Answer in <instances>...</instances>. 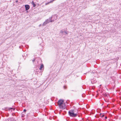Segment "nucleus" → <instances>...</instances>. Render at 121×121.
Instances as JSON below:
<instances>
[{"label": "nucleus", "mask_w": 121, "mask_h": 121, "mask_svg": "<svg viewBox=\"0 0 121 121\" xmlns=\"http://www.w3.org/2000/svg\"><path fill=\"white\" fill-rule=\"evenodd\" d=\"M57 18V16L56 15L52 16L51 17L47 19L43 24V26L46 25L50 22H52L56 20Z\"/></svg>", "instance_id": "nucleus-1"}, {"label": "nucleus", "mask_w": 121, "mask_h": 121, "mask_svg": "<svg viewBox=\"0 0 121 121\" xmlns=\"http://www.w3.org/2000/svg\"><path fill=\"white\" fill-rule=\"evenodd\" d=\"M58 104L59 108L62 109H64L65 108V105L64 100L60 99L58 102Z\"/></svg>", "instance_id": "nucleus-2"}, {"label": "nucleus", "mask_w": 121, "mask_h": 121, "mask_svg": "<svg viewBox=\"0 0 121 121\" xmlns=\"http://www.w3.org/2000/svg\"><path fill=\"white\" fill-rule=\"evenodd\" d=\"M69 116L72 117H75L78 115L77 112H76L75 110H69L68 112Z\"/></svg>", "instance_id": "nucleus-3"}, {"label": "nucleus", "mask_w": 121, "mask_h": 121, "mask_svg": "<svg viewBox=\"0 0 121 121\" xmlns=\"http://www.w3.org/2000/svg\"><path fill=\"white\" fill-rule=\"evenodd\" d=\"M60 33L63 34H68V31H67V29L65 30H61Z\"/></svg>", "instance_id": "nucleus-4"}, {"label": "nucleus", "mask_w": 121, "mask_h": 121, "mask_svg": "<svg viewBox=\"0 0 121 121\" xmlns=\"http://www.w3.org/2000/svg\"><path fill=\"white\" fill-rule=\"evenodd\" d=\"M25 7L26 8V10H28L29 8L30 7L29 5H26L25 6Z\"/></svg>", "instance_id": "nucleus-5"}, {"label": "nucleus", "mask_w": 121, "mask_h": 121, "mask_svg": "<svg viewBox=\"0 0 121 121\" xmlns=\"http://www.w3.org/2000/svg\"><path fill=\"white\" fill-rule=\"evenodd\" d=\"M39 69L40 70H43L44 69V65L43 64L41 65Z\"/></svg>", "instance_id": "nucleus-6"}, {"label": "nucleus", "mask_w": 121, "mask_h": 121, "mask_svg": "<svg viewBox=\"0 0 121 121\" xmlns=\"http://www.w3.org/2000/svg\"><path fill=\"white\" fill-rule=\"evenodd\" d=\"M6 109L8 110H10L11 109H13V110H14V109L13 108H6Z\"/></svg>", "instance_id": "nucleus-7"}, {"label": "nucleus", "mask_w": 121, "mask_h": 121, "mask_svg": "<svg viewBox=\"0 0 121 121\" xmlns=\"http://www.w3.org/2000/svg\"><path fill=\"white\" fill-rule=\"evenodd\" d=\"M31 3L33 5V7H34L35 6V3L33 1H32Z\"/></svg>", "instance_id": "nucleus-8"}, {"label": "nucleus", "mask_w": 121, "mask_h": 121, "mask_svg": "<svg viewBox=\"0 0 121 121\" xmlns=\"http://www.w3.org/2000/svg\"><path fill=\"white\" fill-rule=\"evenodd\" d=\"M26 109H24L23 111L24 112H26Z\"/></svg>", "instance_id": "nucleus-9"}, {"label": "nucleus", "mask_w": 121, "mask_h": 121, "mask_svg": "<svg viewBox=\"0 0 121 121\" xmlns=\"http://www.w3.org/2000/svg\"><path fill=\"white\" fill-rule=\"evenodd\" d=\"M64 89H65L66 88H65L66 87H65V86H64Z\"/></svg>", "instance_id": "nucleus-10"}, {"label": "nucleus", "mask_w": 121, "mask_h": 121, "mask_svg": "<svg viewBox=\"0 0 121 121\" xmlns=\"http://www.w3.org/2000/svg\"><path fill=\"white\" fill-rule=\"evenodd\" d=\"M104 115H102V117H104Z\"/></svg>", "instance_id": "nucleus-11"}, {"label": "nucleus", "mask_w": 121, "mask_h": 121, "mask_svg": "<svg viewBox=\"0 0 121 121\" xmlns=\"http://www.w3.org/2000/svg\"><path fill=\"white\" fill-rule=\"evenodd\" d=\"M17 1H17V0H16V2H17Z\"/></svg>", "instance_id": "nucleus-12"}, {"label": "nucleus", "mask_w": 121, "mask_h": 121, "mask_svg": "<svg viewBox=\"0 0 121 121\" xmlns=\"http://www.w3.org/2000/svg\"><path fill=\"white\" fill-rule=\"evenodd\" d=\"M41 25H39V26H40Z\"/></svg>", "instance_id": "nucleus-13"}, {"label": "nucleus", "mask_w": 121, "mask_h": 121, "mask_svg": "<svg viewBox=\"0 0 121 121\" xmlns=\"http://www.w3.org/2000/svg\"><path fill=\"white\" fill-rule=\"evenodd\" d=\"M105 118L106 119V118H107V117H105Z\"/></svg>", "instance_id": "nucleus-14"}, {"label": "nucleus", "mask_w": 121, "mask_h": 121, "mask_svg": "<svg viewBox=\"0 0 121 121\" xmlns=\"http://www.w3.org/2000/svg\"><path fill=\"white\" fill-rule=\"evenodd\" d=\"M34 60H33V62L34 61Z\"/></svg>", "instance_id": "nucleus-15"}]
</instances>
